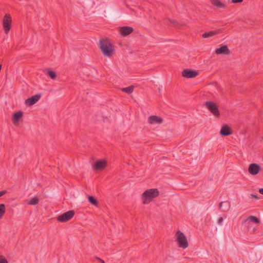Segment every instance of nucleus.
<instances>
[{
	"mask_svg": "<svg viewBox=\"0 0 263 263\" xmlns=\"http://www.w3.org/2000/svg\"><path fill=\"white\" fill-rule=\"evenodd\" d=\"M100 48L103 55L107 58L112 57L115 52L114 46L108 39L100 40Z\"/></svg>",
	"mask_w": 263,
	"mask_h": 263,
	"instance_id": "f257e3e1",
	"label": "nucleus"
},
{
	"mask_svg": "<svg viewBox=\"0 0 263 263\" xmlns=\"http://www.w3.org/2000/svg\"><path fill=\"white\" fill-rule=\"evenodd\" d=\"M159 191L157 189H151L145 191L142 195V202L144 204L149 203L152 200L159 195Z\"/></svg>",
	"mask_w": 263,
	"mask_h": 263,
	"instance_id": "f03ea898",
	"label": "nucleus"
},
{
	"mask_svg": "<svg viewBox=\"0 0 263 263\" xmlns=\"http://www.w3.org/2000/svg\"><path fill=\"white\" fill-rule=\"evenodd\" d=\"M176 241L179 246L183 249H186L188 247V242L186 237L180 231H178L176 234Z\"/></svg>",
	"mask_w": 263,
	"mask_h": 263,
	"instance_id": "7ed1b4c3",
	"label": "nucleus"
},
{
	"mask_svg": "<svg viewBox=\"0 0 263 263\" xmlns=\"http://www.w3.org/2000/svg\"><path fill=\"white\" fill-rule=\"evenodd\" d=\"M12 17L8 13H6L2 21L3 27L5 32L7 34L10 30L12 27Z\"/></svg>",
	"mask_w": 263,
	"mask_h": 263,
	"instance_id": "20e7f679",
	"label": "nucleus"
},
{
	"mask_svg": "<svg viewBox=\"0 0 263 263\" xmlns=\"http://www.w3.org/2000/svg\"><path fill=\"white\" fill-rule=\"evenodd\" d=\"M205 106L210 110V111L216 117L220 116L219 111L218 110L217 105L213 102L207 101L205 102Z\"/></svg>",
	"mask_w": 263,
	"mask_h": 263,
	"instance_id": "39448f33",
	"label": "nucleus"
},
{
	"mask_svg": "<svg viewBox=\"0 0 263 263\" xmlns=\"http://www.w3.org/2000/svg\"><path fill=\"white\" fill-rule=\"evenodd\" d=\"M74 214V213L72 211H70L58 216L57 219L60 222H65L71 219L73 217Z\"/></svg>",
	"mask_w": 263,
	"mask_h": 263,
	"instance_id": "423d86ee",
	"label": "nucleus"
},
{
	"mask_svg": "<svg viewBox=\"0 0 263 263\" xmlns=\"http://www.w3.org/2000/svg\"><path fill=\"white\" fill-rule=\"evenodd\" d=\"M198 72L195 70L186 69L182 71V76L185 78H194L197 76Z\"/></svg>",
	"mask_w": 263,
	"mask_h": 263,
	"instance_id": "0eeeda50",
	"label": "nucleus"
},
{
	"mask_svg": "<svg viewBox=\"0 0 263 263\" xmlns=\"http://www.w3.org/2000/svg\"><path fill=\"white\" fill-rule=\"evenodd\" d=\"M260 169V166L258 164L253 163L249 165L248 172L252 175H256L258 174Z\"/></svg>",
	"mask_w": 263,
	"mask_h": 263,
	"instance_id": "6e6552de",
	"label": "nucleus"
},
{
	"mask_svg": "<svg viewBox=\"0 0 263 263\" xmlns=\"http://www.w3.org/2000/svg\"><path fill=\"white\" fill-rule=\"evenodd\" d=\"M148 122L151 124H160L163 122V119L157 116H151L148 118Z\"/></svg>",
	"mask_w": 263,
	"mask_h": 263,
	"instance_id": "1a4fd4ad",
	"label": "nucleus"
},
{
	"mask_svg": "<svg viewBox=\"0 0 263 263\" xmlns=\"http://www.w3.org/2000/svg\"><path fill=\"white\" fill-rule=\"evenodd\" d=\"M134 29L132 27L129 26H124L119 28V32L121 35L123 36H127L132 33Z\"/></svg>",
	"mask_w": 263,
	"mask_h": 263,
	"instance_id": "9d476101",
	"label": "nucleus"
},
{
	"mask_svg": "<svg viewBox=\"0 0 263 263\" xmlns=\"http://www.w3.org/2000/svg\"><path fill=\"white\" fill-rule=\"evenodd\" d=\"M41 98L40 95H35L30 98L27 99L25 103L27 105L29 106L32 105L36 103Z\"/></svg>",
	"mask_w": 263,
	"mask_h": 263,
	"instance_id": "9b49d317",
	"label": "nucleus"
},
{
	"mask_svg": "<svg viewBox=\"0 0 263 263\" xmlns=\"http://www.w3.org/2000/svg\"><path fill=\"white\" fill-rule=\"evenodd\" d=\"M23 117V112L18 111L13 114L12 121L14 125H17Z\"/></svg>",
	"mask_w": 263,
	"mask_h": 263,
	"instance_id": "f8f14e48",
	"label": "nucleus"
},
{
	"mask_svg": "<svg viewBox=\"0 0 263 263\" xmlns=\"http://www.w3.org/2000/svg\"><path fill=\"white\" fill-rule=\"evenodd\" d=\"M230 53V50L226 45H223L221 47L219 48H217L215 50V53L217 54H229Z\"/></svg>",
	"mask_w": 263,
	"mask_h": 263,
	"instance_id": "ddd939ff",
	"label": "nucleus"
},
{
	"mask_svg": "<svg viewBox=\"0 0 263 263\" xmlns=\"http://www.w3.org/2000/svg\"><path fill=\"white\" fill-rule=\"evenodd\" d=\"M220 134L223 136H227L232 134L231 129L227 124L223 125L220 132Z\"/></svg>",
	"mask_w": 263,
	"mask_h": 263,
	"instance_id": "4468645a",
	"label": "nucleus"
},
{
	"mask_svg": "<svg viewBox=\"0 0 263 263\" xmlns=\"http://www.w3.org/2000/svg\"><path fill=\"white\" fill-rule=\"evenodd\" d=\"M230 203L228 201L221 202L219 203V208H220L223 212L228 211L230 210Z\"/></svg>",
	"mask_w": 263,
	"mask_h": 263,
	"instance_id": "2eb2a0df",
	"label": "nucleus"
},
{
	"mask_svg": "<svg viewBox=\"0 0 263 263\" xmlns=\"http://www.w3.org/2000/svg\"><path fill=\"white\" fill-rule=\"evenodd\" d=\"M39 198L37 196H34L32 198L27 199L25 202L27 204L34 205L37 204L39 203Z\"/></svg>",
	"mask_w": 263,
	"mask_h": 263,
	"instance_id": "dca6fc26",
	"label": "nucleus"
},
{
	"mask_svg": "<svg viewBox=\"0 0 263 263\" xmlns=\"http://www.w3.org/2000/svg\"><path fill=\"white\" fill-rule=\"evenodd\" d=\"M220 33V30L217 29V30L210 31L208 32H205V33H203L202 35V36L204 38H207V37H211L214 35L219 34Z\"/></svg>",
	"mask_w": 263,
	"mask_h": 263,
	"instance_id": "f3484780",
	"label": "nucleus"
},
{
	"mask_svg": "<svg viewBox=\"0 0 263 263\" xmlns=\"http://www.w3.org/2000/svg\"><path fill=\"white\" fill-rule=\"evenodd\" d=\"M249 220L257 224H258L260 222L259 220L256 217L254 216H250L247 219L244 220L243 223H246V222Z\"/></svg>",
	"mask_w": 263,
	"mask_h": 263,
	"instance_id": "a211bd4d",
	"label": "nucleus"
},
{
	"mask_svg": "<svg viewBox=\"0 0 263 263\" xmlns=\"http://www.w3.org/2000/svg\"><path fill=\"white\" fill-rule=\"evenodd\" d=\"M121 91L124 92L128 95L131 94L134 90V86L130 85L127 87L122 88L121 89Z\"/></svg>",
	"mask_w": 263,
	"mask_h": 263,
	"instance_id": "6ab92c4d",
	"label": "nucleus"
},
{
	"mask_svg": "<svg viewBox=\"0 0 263 263\" xmlns=\"http://www.w3.org/2000/svg\"><path fill=\"white\" fill-rule=\"evenodd\" d=\"M6 213V206L5 204H0V220L3 218Z\"/></svg>",
	"mask_w": 263,
	"mask_h": 263,
	"instance_id": "aec40b11",
	"label": "nucleus"
},
{
	"mask_svg": "<svg viewBox=\"0 0 263 263\" xmlns=\"http://www.w3.org/2000/svg\"><path fill=\"white\" fill-rule=\"evenodd\" d=\"M47 74L49 77L53 80L55 79L57 76L56 73L54 71L50 69L47 70Z\"/></svg>",
	"mask_w": 263,
	"mask_h": 263,
	"instance_id": "412c9836",
	"label": "nucleus"
},
{
	"mask_svg": "<svg viewBox=\"0 0 263 263\" xmlns=\"http://www.w3.org/2000/svg\"><path fill=\"white\" fill-rule=\"evenodd\" d=\"M88 201L91 204L95 205V206H97V205H98L97 201L93 196H88Z\"/></svg>",
	"mask_w": 263,
	"mask_h": 263,
	"instance_id": "4be33fe9",
	"label": "nucleus"
},
{
	"mask_svg": "<svg viewBox=\"0 0 263 263\" xmlns=\"http://www.w3.org/2000/svg\"><path fill=\"white\" fill-rule=\"evenodd\" d=\"M107 166V161L105 160H100V170L104 169Z\"/></svg>",
	"mask_w": 263,
	"mask_h": 263,
	"instance_id": "5701e85b",
	"label": "nucleus"
},
{
	"mask_svg": "<svg viewBox=\"0 0 263 263\" xmlns=\"http://www.w3.org/2000/svg\"><path fill=\"white\" fill-rule=\"evenodd\" d=\"M213 5L219 8H223L225 7V5L221 3L219 0H216V1L214 3Z\"/></svg>",
	"mask_w": 263,
	"mask_h": 263,
	"instance_id": "b1692460",
	"label": "nucleus"
},
{
	"mask_svg": "<svg viewBox=\"0 0 263 263\" xmlns=\"http://www.w3.org/2000/svg\"><path fill=\"white\" fill-rule=\"evenodd\" d=\"M213 5L219 8H223L225 7V5L221 3L219 0H216V1L214 3Z\"/></svg>",
	"mask_w": 263,
	"mask_h": 263,
	"instance_id": "393cba45",
	"label": "nucleus"
},
{
	"mask_svg": "<svg viewBox=\"0 0 263 263\" xmlns=\"http://www.w3.org/2000/svg\"><path fill=\"white\" fill-rule=\"evenodd\" d=\"M0 263H9L6 258L3 255H0Z\"/></svg>",
	"mask_w": 263,
	"mask_h": 263,
	"instance_id": "a878e982",
	"label": "nucleus"
},
{
	"mask_svg": "<svg viewBox=\"0 0 263 263\" xmlns=\"http://www.w3.org/2000/svg\"><path fill=\"white\" fill-rule=\"evenodd\" d=\"M94 169L98 170L99 169V161H96L95 165H93Z\"/></svg>",
	"mask_w": 263,
	"mask_h": 263,
	"instance_id": "bb28decb",
	"label": "nucleus"
},
{
	"mask_svg": "<svg viewBox=\"0 0 263 263\" xmlns=\"http://www.w3.org/2000/svg\"><path fill=\"white\" fill-rule=\"evenodd\" d=\"M243 1V0H232V3L235 4V3H241Z\"/></svg>",
	"mask_w": 263,
	"mask_h": 263,
	"instance_id": "cd10ccee",
	"label": "nucleus"
},
{
	"mask_svg": "<svg viewBox=\"0 0 263 263\" xmlns=\"http://www.w3.org/2000/svg\"><path fill=\"white\" fill-rule=\"evenodd\" d=\"M250 196L256 199H259V197H258V196L257 195H255V194H250Z\"/></svg>",
	"mask_w": 263,
	"mask_h": 263,
	"instance_id": "c85d7f7f",
	"label": "nucleus"
},
{
	"mask_svg": "<svg viewBox=\"0 0 263 263\" xmlns=\"http://www.w3.org/2000/svg\"><path fill=\"white\" fill-rule=\"evenodd\" d=\"M223 220V218L222 217H220L218 219V220L217 221V222H218V224H221Z\"/></svg>",
	"mask_w": 263,
	"mask_h": 263,
	"instance_id": "c756f323",
	"label": "nucleus"
},
{
	"mask_svg": "<svg viewBox=\"0 0 263 263\" xmlns=\"http://www.w3.org/2000/svg\"><path fill=\"white\" fill-rule=\"evenodd\" d=\"M6 191H2L0 192V197L3 196L5 194H6Z\"/></svg>",
	"mask_w": 263,
	"mask_h": 263,
	"instance_id": "7c9ffc66",
	"label": "nucleus"
},
{
	"mask_svg": "<svg viewBox=\"0 0 263 263\" xmlns=\"http://www.w3.org/2000/svg\"><path fill=\"white\" fill-rule=\"evenodd\" d=\"M258 192L261 195H263V188L259 189Z\"/></svg>",
	"mask_w": 263,
	"mask_h": 263,
	"instance_id": "2f4dec72",
	"label": "nucleus"
},
{
	"mask_svg": "<svg viewBox=\"0 0 263 263\" xmlns=\"http://www.w3.org/2000/svg\"><path fill=\"white\" fill-rule=\"evenodd\" d=\"M99 261H100V263H104V260H103L102 259H101L100 258L99 259Z\"/></svg>",
	"mask_w": 263,
	"mask_h": 263,
	"instance_id": "473e14b6",
	"label": "nucleus"
},
{
	"mask_svg": "<svg viewBox=\"0 0 263 263\" xmlns=\"http://www.w3.org/2000/svg\"><path fill=\"white\" fill-rule=\"evenodd\" d=\"M216 1V0H210V2L212 3V4H214Z\"/></svg>",
	"mask_w": 263,
	"mask_h": 263,
	"instance_id": "72a5a7b5",
	"label": "nucleus"
}]
</instances>
